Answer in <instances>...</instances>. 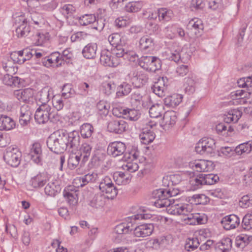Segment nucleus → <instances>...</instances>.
I'll return each mask as SVG.
<instances>
[{
    "label": "nucleus",
    "mask_w": 252,
    "mask_h": 252,
    "mask_svg": "<svg viewBox=\"0 0 252 252\" xmlns=\"http://www.w3.org/2000/svg\"><path fill=\"white\" fill-rule=\"evenodd\" d=\"M80 142V136L77 131L70 133L61 129L55 131L47 138L46 143L52 152L60 154L63 153L67 148H77Z\"/></svg>",
    "instance_id": "f257e3e1"
},
{
    "label": "nucleus",
    "mask_w": 252,
    "mask_h": 252,
    "mask_svg": "<svg viewBox=\"0 0 252 252\" xmlns=\"http://www.w3.org/2000/svg\"><path fill=\"white\" fill-rule=\"evenodd\" d=\"M38 105L39 106L34 114V119L38 124H45L49 120L54 122L59 119V116L49 105Z\"/></svg>",
    "instance_id": "f03ea898"
},
{
    "label": "nucleus",
    "mask_w": 252,
    "mask_h": 252,
    "mask_svg": "<svg viewBox=\"0 0 252 252\" xmlns=\"http://www.w3.org/2000/svg\"><path fill=\"white\" fill-rule=\"evenodd\" d=\"M151 217V214L146 213L145 211H143L142 213H138L128 217L126 222H124L117 225L115 228V231L118 234H126L133 229L134 227L133 220H148L150 219Z\"/></svg>",
    "instance_id": "7ed1b4c3"
},
{
    "label": "nucleus",
    "mask_w": 252,
    "mask_h": 252,
    "mask_svg": "<svg viewBox=\"0 0 252 252\" xmlns=\"http://www.w3.org/2000/svg\"><path fill=\"white\" fill-rule=\"evenodd\" d=\"M99 184L100 190L107 195L108 198L113 199L117 195L118 189L108 176L100 179Z\"/></svg>",
    "instance_id": "20e7f679"
},
{
    "label": "nucleus",
    "mask_w": 252,
    "mask_h": 252,
    "mask_svg": "<svg viewBox=\"0 0 252 252\" xmlns=\"http://www.w3.org/2000/svg\"><path fill=\"white\" fill-rule=\"evenodd\" d=\"M216 148L215 140L210 137H203L196 144L195 151L201 155L212 153Z\"/></svg>",
    "instance_id": "39448f33"
},
{
    "label": "nucleus",
    "mask_w": 252,
    "mask_h": 252,
    "mask_svg": "<svg viewBox=\"0 0 252 252\" xmlns=\"http://www.w3.org/2000/svg\"><path fill=\"white\" fill-rule=\"evenodd\" d=\"M174 199L170 205L166 208L167 213L174 215L189 216L191 210V207L188 204L178 203Z\"/></svg>",
    "instance_id": "423d86ee"
},
{
    "label": "nucleus",
    "mask_w": 252,
    "mask_h": 252,
    "mask_svg": "<svg viewBox=\"0 0 252 252\" xmlns=\"http://www.w3.org/2000/svg\"><path fill=\"white\" fill-rule=\"evenodd\" d=\"M21 153L17 148H8L4 154L3 159L12 167H17L20 163Z\"/></svg>",
    "instance_id": "0eeeda50"
},
{
    "label": "nucleus",
    "mask_w": 252,
    "mask_h": 252,
    "mask_svg": "<svg viewBox=\"0 0 252 252\" xmlns=\"http://www.w3.org/2000/svg\"><path fill=\"white\" fill-rule=\"evenodd\" d=\"M189 166L196 172H210L214 169V164L212 161L200 159L190 162Z\"/></svg>",
    "instance_id": "6e6552de"
},
{
    "label": "nucleus",
    "mask_w": 252,
    "mask_h": 252,
    "mask_svg": "<svg viewBox=\"0 0 252 252\" xmlns=\"http://www.w3.org/2000/svg\"><path fill=\"white\" fill-rule=\"evenodd\" d=\"M128 128L127 123L123 119H116L110 121L107 125L108 130L111 132L121 134Z\"/></svg>",
    "instance_id": "1a4fd4ad"
},
{
    "label": "nucleus",
    "mask_w": 252,
    "mask_h": 252,
    "mask_svg": "<svg viewBox=\"0 0 252 252\" xmlns=\"http://www.w3.org/2000/svg\"><path fill=\"white\" fill-rule=\"evenodd\" d=\"M152 223H144L133 227V234L135 237L144 238L150 236L154 231Z\"/></svg>",
    "instance_id": "9d476101"
},
{
    "label": "nucleus",
    "mask_w": 252,
    "mask_h": 252,
    "mask_svg": "<svg viewBox=\"0 0 252 252\" xmlns=\"http://www.w3.org/2000/svg\"><path fill=\"white\" fill-rule=\"evenodd\" d=\"M126 150L125 144L121 141H115L110 143L107 147V154L116 158L125 155Z\"/></svg>",
    "instance_id": "9b49d317"
},
{
    "label": "nucleus",
    "mask_w": 252,
    "mask_h": 252,
    "mask_svg": "<svg viewBox=\"0 0 252 252\" xmlns=\"http://www.w3.org/2000/svg\"><path fill=\"white\" fill-rule=\"evenodd\" d=\"M60 12L64 16L67 22L70 25H73L77 20L78 16L75 15L76 8L72 4H66L60 8Z\"/></svg>",
    "instance_id": "f8f14e48"
},
{
    "label": "nucleus",
    "mask_w": 252,
    "mask_h": 252,
    "mask_svg": "<svg viewBox=\"0 0 252 252\" xmlns=\"http://www.w3.org/2000/svg\"><path fill=\"white\" fill-rule=\"evenodd\" d=\"M177 120L176 113L174 111H167L164 113L160 126L164 130L172 127Z\"/></svg>",
    "instance_id": "ddd939ff"
},
{
    "label": "nucleus",
    "mask_w": 252,
    "mask_h": 252,
    "mask_svg": "<svg viewBox=\"0 0 252 252\" xmlns=\"http://www.w3.org/2000/svg\"><path fill=\"white\" fill-rule=\"evenodd\" d=\"M15 22L22 23L16 28V33L18 37L27 36L30 32V28L27 25L26 19L24 16L20 15L16 18Z\"/></svg>",
    "instance_id": "4468645a"
},
{
    "label": "nucleus",
    "mask_w": 252,
    "mask_h": 252,
    "mask_svg": "<svg viewBox=\"0 0 252 252\" xmlns=\"http://www.w3.org/2000/svg\"><path fill=\"white\" fill-rule=\"evenodd\" d=\"M240 222V219L234 214L226 216L223 217L221 220V223L226 230H230L236 228L239 225Z\"/></svg>",
    "instance_id": "2eb2a0df"
},
{
    "label": "nucleus",
    "mask_w": 252,
    "mask_h": 252,
    "mask_svg": "<svg viewBox=\"0 0 252 252\" xmlns=\"http://www.w3.org/2000/svg\"><path fill=\"white\" fill-rule=\"evenodd\" d=\"M100 62L103 65L110 67L116 66L119 63L117 58L112 56V53L106 50L101 52Z\"/></svg>",
    "instance_id": "dca6fc26"
},
{
    "label": "nucleus",
    "mask_w": 252,
    "mask_h": 252,
    "mask_svg": "<svg viewBox=\"0 0 252 252\" xmlns=\"http://www.w3.org/2000/svg\"><path fill=\"white\" fill-rule=\"evenodd\" d=\"M164 190L162 189H159L156 190V194L155 198L157 199L155 202V205L158 208H162L166 207L168 208L172 202L171 199H169L168 196H167Z\"/></svg>",
    "instance_id": "f3484780"
},
{
    "label": "nucleus",
    "mask_w": 252,
    "mask_h": 252,
    "mask_svg": "<svg viewBox=\"0 0 252 252\" xmlns=\"http://www.w3.org/2000/svg\"><path fill=\"white\" fill-rule=\"evenodd\" d=\"M148 74L142 71L134 72L131 78L132 84L136 88L142 87L148 82Z\"/></svg>",
    "instance_id": "a211bd4d"
},
{
    "label": "nucleus",
    "mask_w": 252,
    "mask_h": 252,
    "mask_svg": "<svg viewBox=\"0 0 252 252\" xmlns=\"http://www.w3.org/2000/svg\"><path fill=\"white\" fill-rule=\"evenodd\" d=\"M32 112L27 104L22 105L20 108L19 122L22 126H27L31 119Z\"/></svg>",
    "instance_id": "6ab92c4d"
},
{
    "label": "nucleus",
    "mask_w": 252,
    "mask_h": 252,
    "mask_svg": "<svg viewBox=\"0 0 252 252\" xmlns=\"http://www.w3.org/2000/svg\"><path fill=\"white\" fill-rule=\"evenodd\" d=\"M51 92V89L48 86L44 87L39 91L36 96L38 104L48 105L47 103L50 100Z\"/></svg>",
    "instance_id": "aec40b11"
},
{
    "label": "nucleus",
    "mask_w": 252,
    "mask_h": 252,
    "mask_svg": "<svg viewBox=\"0 0 252 252\" xmlns=\"http://www.w3.org/2000/svg\"><path fill=\"white\" fill-rule=\"evenodd\" d=\"M42 154L41 146L38 142H35L32 145L30 150L29 156L31 159L36 163H39L41 161V155Z\"/></svg>",
    "instance_id": "412c9836"
},
{
    "label": "nucleus",
    "mask_w": 252,
    "mask_h": 252,
    "mask_svg": "<svg viewBox=\"0 0 252 252\" xmlns=\"http://www.w3.org/2000/svg\"><path fill=\"white\" fill-rule=\"evenodd\" d=\"M189 29L193 30L197 36H200L204 29V25L201 19L194 18L189 21L188 25Z\"/></svg>",
    "instance_id": "4be33fe9"
},
{
    "label": "nucleus",
    "mask_w": 252,
    "mask_h": 252,
    "mask_svg": "<svg viewBox=\"0 0 252 252\" xmlns=\"http://www.w3.org/2000/svg\"><path fill=\"white\" fill-rule=\"evenodd\" d=\"M92 146L88 143H84L79 149V156L82 158L81 164H84L88 161L92 153Z\"/></svg>",
    "instance_id": "5701e85b"
},
{
    "label": "nucleus",
    "mask_w": 252,
    "mask_h": 252,
    "mask_svg": "<svg viewBox=\"0 0 252 252\" xmlns=\"http://www.w3.org/2000/svg\"><path fill=\"white\" fill-rule=\"evenodd\" d=\"M242 114L241 110L236 109L230 110L227 114L224 115L223 120L225 123L229 124L231 122L236 123Z\"/></svg>",
    "instance_id": "b1692460"
},
{
    "label": "nucleus",
    "mask_w": 252,
    "mask_h": 252,
    "mask_svg": "<svg viewBox=\"0 0 252 252\" xmlns=\"http://www.w3.org/2000/svg\"><path fill=\"white\" fill-rule=\"evenodd\" d=\"M78 180L80 182L82 181V184L80 185V186L83 187L89 183H99L100 180V175L96 172H90L80 177Z\"/></svg>",
    "instance_id": "393cba45"
},
{
    "label": "nucleus",
    "mask_w": 252,
    "mask_h": 252,
    "mask_svg": "<svg viewBox=\"0 0 252 252\" xmlns=\"http://www.w3.org/2000/svg\"><path fill=\"white\" fill-rule=\"evenodd\" d=\"M155 45L153 38L149 35L143 36L139 40V47L141 51L146 50L152 48Z\"/></svg>",
    "instance_id": "a878e982"
},
{
    "label": "nucleus",
    "mask_w": 252,
    "mask_h": 252,
    "mask_svg": "<svg viewBox=\"0 0 252 252\" xmlns=\"http://www.w3.org/2000/svg\"><path fill=\"white\" fill-rule=\"evenodd\" d=\"M60 187L58 182L56 180L49 181L45 188L44 191L46 195L51 196H55L60 190Z\"/></svg>",
    "instance_id": "bb28decb"
},
{
    "label": "nucleus",
    "mask_w": 252,
    "mask_h": 252,
    "mask_svg": "<svg viewBox=\"0 0 252 252\" xmlns=\"http://www.w3.org/2000/svg\"><path fill=\"white\" fill-rule=\"evenodd\" d=\"M107 199H110V198H108L107 195L106 194L100 193H97L94 196L90 202V204L92 207L96 208L102 207L105 205Z\"/></svg>",
    "instance_id": "cd10ccee"
},
{
    "label": "nucleus",
    "mask_w": 252,
    "mask_h": 252,
    "mask_svg": "<svg viewBox=\"0 0 252 252\" xmlns=\"http://www.w3.org/2000/svg\"><path fill=\"white\" fill-rule=\"evenodd\" d=\"M182 96L181 94H174L166 97L164 99V103L167 106L175 107L182 102Z\"/></svg>",
    "instance_id": "c85d7f7f"
},
{
    "label": "nucleus",
    "mask_w": 252,
    "mask_h": 252,
    "mask_svg": "<svg viewBox=\"0 0 252 252\" xmlns=\"http://www.w3.org/2000/svg\"><path fill=\"white\" fill-rule=\"evenodd\" d=\"M15 96L20 101L25 102L29 100L32 96V90L28 88L24 90H16L14 92Z\"/></svg>",
    "instance_id": "c756f323"
},
{
    "label": "nucleus",
    "mask_w": 252,
    "mask_h": 252,
    "mask_svg": "<svg viewBox=\"0 0 252 252\" xmlns=\"http://www.w3.org/2000/svg\"><path fill=\"white\" fill-rule=\"evenodd\" d=\"M15 126L13 120L7 116L0 115V130H9Z\"/></svg>",
    "instance_id": "7c9ffc66"
},
{
    "label": "nucleus",
    "mask_w": 252,
    "mask_h": 252,
    "mask_svg": "<svg viewBox=\"0 0 252 252\" xmlns=\"http://www.w3.org/2000/svg\"><path fill=\"white\" fill-rule=\"evenodd\" d=\"M97 51L96 44H88L83 49L82 54L86 59H93L95 57Z\"/></svg>",
    "instance_id": "2f4dec72"
},
{
    "label": "nucleus",
    "mask_w": 252,
    "mask_h": 252,
    "mask_svg": "<svg viewBox=\"0 0 252 252\" xmlns=\"http://www.w3.org/2000/svg\"><path fill=\"white\" fill-rule=\"evenodd\" d=\"M108 40L109 43L115 48L120 45H125V38L118 33H113L109 36Z\"/></svg>",
    "instance_id": "473e14b6"
},
{
    "label": "nucleus",
    "mask_w": 252,
    "mask_h": 252,
    "mask_svg": "<svg viewBox=\"0 0 252 252\" xmlns=\"http://www.w3.org/2000/svg\"><path fill=\"white\" fill-rule=\"evenodd\" d=\"M164 112V107L162 104L152 105L149 109V114L151 117L158 118L161 116Z\"/></svg>",
    "instance_id": "72a5a7b5"
},
{
    "label": "nucleus",
    "mask_w": 252,
    "mask_h": 252,
    "mask_svg": "<svg viewBox=\"0 0 252 252\" xmlns=\"http://www.w3.org/2000/svg\"><path fill=\"white\" fill-rule=\"evenodd\" d=\"M139 137L141 143L147 145L153 141L155 138V134L152 131L145 130L140 134Z\"/></svg>",
    "instance_id": "f704fd0d"
},
{
    "label": "nucleus",
    "mask_w": 252,
    "mask_h": 252,
    "mask_svg": "<svg viewBox=\"0 0 252 252\" xmlns=\"http://www.w3.org/2000/svg\"><path fill=\"white\" fill-rule=\"evenodd\" d=\"M46 177L44 175L39 174L33 177L31 180L32 187L35 188L42 187L46 183Z\"/></svg>",
    "instance_id": "c9c22d12"
},
{
    "label": "nucleus",
    "mask_w": 252,
    "mask_h": 252,
    "mask_svg": "<svg viewBox=\"0 0 252 252\" xmlns=\"http://www.w3.org/2000/svg\"><path fill=\"white\" fill-rule=\"evenodd\" d=\"M252 150V141H248L240 144L236 147V154L241 155L243 154H248Z\"/></svg>",
    "instance_id": "e433bc0d"
},
{
    "label": "nucleus",
    "mask_w": 252,
    "mask_h": 252,
    "mask_svg": "<svg viewBox=\"0 0 252 252\" xmlns=\"http://www.w3.org/2000/svg\"><path fill=\"white\" fill-rule=\"evenodd\" d=\"M173 13L170 10L161 8L158 10V19L160 21H169L173 17Z\"/></svg>",
    "instance_id": "4c0bfd02"
},
{
    "label": "nucleus",
    "mask_w": 252,
    "mask_h": 252,
    "mask_svg": "<svg viewBox=\"0 0 252 252\" xmlns=\"http://www.w3.org/2000/svg\"><path fill=\"white\" fill-rule=\"evenodd\" d=\"M77 20L82 26H87L93 24L96 21V17L93 14H85L77 17Z\"/></svg>",
    "instance_id": "58836bf2"
},
{
    "label": "nucleus",
    "mask_w": 252,
    "mask_h": 252,
    "mask_svg": "<svg viewBox=\"0 0 252 252\" xmlns=\"http://www.w3.org/2000/svg\"><path fill=\"white\" fill-rule=\"evenodd\" d=\"M218 247L222 252H229L232 247V241L229 238L222 239L218 243Z\"/></svg>",
    "instance_id": "ea45409f"
},
{
    "label": "nucleus",
    "mask_w": 252,
    "mask_h": 252,
    "mask_svg": "<svg viewBox=\"0 0 252 252\" xmlns=\"http://www.w3.org/2000/svg\"><path fill=\"white\" fill-rule=\"evenodd\" d=\"M123 113L125 116V118H126L130 121H136L140 116L139 111L134 109H126L123 110Z\"/></svg>",
    "instance_id": "a19ab883"
},
{
    "label": "nucleus",
    "mask_w": 252,
    "mask_h": 252,
    "mask_svg": "<svg viewBox=\"0 0 252 252\" xmlns=\"http://www.w3.org/2000/svg\"><path fill=\"white\" fill-rule=\"evenodd\" d=\"M143 7L142 1H132L128 2L125 6L126 10L128 12H136Z\"/></svg>",
    "instance_id": "79ce46f5"
},
{
    "label": "nucleus",
    "mask_w": 252,
    "mask_h": 252,
    "mask_svg": "<svg viewBox=\"0 0 252 252\" xmlns=\"http://www.w3.org/2000/svg\"><path fill=\"white\" fill-rule=\"evenodd\" d=\"M94 131V127L90 124H84L80 127V133L81 136L85 138L91 136Z\"/></svg>",
    "instance_id": "37998d69"
},
{
    "label": "nucleus",
    "mask_w": 252,
    "mask_h": 252,
    "mask_svg": "<svg viewBox=\"0 0 252 252\" xmlns=\"http://www.w3.org/2000/svg\"><path fill=\"white\" fill-rule=\"evenodd\" d=\"M199 245V242L197 238H189L186 241L185 248L188 251H192L197 249Z\"/></svg>",
    "instance_id": "c03bdc74"
},
{
    "label": "nucleus",
    "mask_w": 252,
    "mask_h": 252,
    "mask_svg": "<svg viewBox=\"0 0 252 252\" xmlns=\"http://www.w3.org/2000/svg\"><path fill=\"white\" fill-rule=\"evenodd\" d=\"M242 228L246 230L252 229V211L247 213L243 217L242 222Z\"/></svg>",
    "instance_id": "a18cd8bd"
},
{
    "label": "nucleus",
    "mask_w": 252,
    "mask_h": 252,
    "mask_svg": "<svg viewBox=\"0 0 252 252\" xmlns=\"http://www.w3.org/2000/svg\"><path fill=\"white\" fill-rule=\"evenodd\" d=\"M81 159L80 156L75 154H71L68 159V166L70 169H75L79 164Z\"/></svg>",
    "instance_id": "49530a36"
},
{
    "label": "nucleus",
    "mask_w": 252,
    "mask_h": 252,
    "mask_svg": "<svg viewBox=\"0 0 252 252\" xmlns=\"http://www.w3.org/2000/svg\"><path fill=\"white\" fill-rule=\"evenodd\" d=\"M184 86L186 93L192 94L195 90V82L192 78H185Z\"/></svg>",
    "instance_id": "de8ad7c7"
},
{
    "label": "nucleus",
    "mask_w": 252,
    "mask_h": 252,
    "mask_svg": "<svg viewBox=\"0 0 252 252\" xmlns=\"http://www.w3.org/2000/svg\"><path fill=\"white\" fill-rule=\"evenodd\" d=\"M117 94L118 96L126 95L131 90V85L126 82H123L118 87Z\"/></svg>",
    "instance_id": "09e8293b"
},
{
    "label": "nucleus",
    "mask_w": 252,
    "mask_h": 252,
    "mask_svg": "<svg viewBox=\"0 0 252 252\" xmlns=\"http://www.w3.org/2000/svg\"><path fill=\"white\" fill-rule=\"evenodd\" d=\"M239 206L243 208H248L252 206V194L243 196L239 202Z\"/></svg>",
    "instance_id": "8fccbe9b"
},
{
    "label": "nucleus",
    "mask_w": 252,
    "mask_h": 252,
    "mask_svg": "<svg viewBox=\"0 0 252 252\" xmlns=\"http://www.w3.org/2000/svg\"><path fill=\"white\" fill-rule=\"evenodd\" d=\"M67 101V100L65 98L61 96H54L53 98V105L58 111H59L63 108Z\"/></svg>",
    "instance_id": "3c124183"
},
{
    "label": "nucleus",
    "mask_w": 252,
    "mask_h": 252,
    "mask_svg": "<svg viewBox=\"0 0 252 252\" xmlns=\"http://www.w3.org/2000/svg\"><path fill=\"white\" fill-rule=\"evenodd\" d=\"M155 57L142 56L139 61V65L144 69L147 70L152 60H155Z\"/></svg>",
    "instance_id": "603ef678"
},
{
    "label": "nucleus",
    "mask_w": 252,
    "mask_h": 252,
    "mask_svg": "<svg viewBox=\"0 0 252 252\" xmlns=\"http://www.w3.org/2000/svg\"><path fill=\"white\" fill-rule=\"evenodd\" d=\"M191 199L195 204H205L209 201V198L203 194H194L191 197Z\"/></svg>",
    "instance_id": "864d4df0"
},
{
    "label": "nucleus",
    "mask_w": 252,
    "mask_h": 252,
    "mask_svg": "<svg viewBox=\"0 0 252 252\" xmlns=\"http://www.w3.org/2000/svg\"><path fill=\"white\" fill-rule=\"evenodd\" d=\"M64 196L70 205L74 206L77 203V194L75 192H65Z\"/></svg>",
    "instance_id": "5fc2aeb1"
},
{
    "label": "nucleus",
    "mask_w": 252,
    "mask_h": 252,
    "mask_svg": "<svg viewBox=\"0 0 252 252\" xmlns=\"http://www.w3.org/2000/svg\"><path fill=\"white\" fill-rule=\"evenodd\" d=\"M160 67V61L158 58L155 57V60H152L147 71L155 72L159 69Z\"/></svg>",
    "instance_id": "6e6d98bb"
},
{
    "label": "nucleus",
    "mask_w": 252,
    "mask_h": 252,
    "mask_svg": "<svg viewBox=\"0 0 252 252\" xmlns=\"http://www.w3.org/2000/svg\"><path fill=\"white\" fill-rule=\"evenodd\" d=\"M74 94V90L72 89L71 85L66 84L63 86L62 89V96L65 98H68L72 96Z\"/></svg>",
    "instance_id": "4d7b16f0"
},
{
    "label": "nucleus",
    "mask_w": 252,
    "mask_h": 252,
    "mask_svg": "<svg viewBox=\"0 0 252 252\" xmlns=\"http://www.w3.org/2000/svg\"><path fill=\"white\" fill-rule=\"evenodd\" d=\"M18 80V77H13L9 74L4 75L2 79L3 83L7 86L16 85V83Z\"/></svg>",
    "instance_id": "13d9d810"
},
{
    "label": "nucleus",
    "mask_w": 252,
    "mask_h": 252,
    "mask_svg": "<svg viewBox=\"0 0 252 252\" xmlns=\"http://www.w3.org/2000/svg\"><path fill=\"white\" fill-rule=\"evenodd\" d=\"M204 176L205 183L206 185H213L217 183L219 180V176L216 174H204Z\"/></svg>",
    "instance_id": "bf43d9fd"
},
{
    "label": "nucleus",
    "mask_w": 252,
    "mask_h": 252,
    "mask_svg": "<svg viewBox=\"0 0 252 252\" xmlns=\"http://www.w3.org/2000/svg\"><path fill=\"white\" fill-rule=\"evenodd\" d=\"M220 154L223 156L230 157L236 154V148L234 149L230 147H221L220 150Z\"/></svg>",
    "instance_id": "052dcab7"
},
{
    "label": "nucleus",
    "mask_w": 252,
    "mask_h": 252,
    "mask_svg": "<svg viewBox=\"0 0 252 252\" xmlns=\"http://www.w3.org/2000/svg\"><path fill=\"white\" fill-rule=\"evenodd\" d=\"M122 167L124 170L132 173L137 171L139 166L136 162H127L126 164L123 165Z\"/></svg>",
    "instance_id": "680f3d73"
},
{
    "label": "nucleus",
    "mask_w": 252,
    "mask_h": 252,
    "mask_svg": "<svg viewBox=\"0 0 252 252\" xmlns=\"http://www.w3.org/2000/svg\"><path fill=\"white\" fill-rule=\"evenodd\" d=\"M169 181L168 186H175L179 184L181 181V177L179 175L173 174L167 177Z\"/></svg>",
    "instance_id": "e2e57ef3"
},
{
    "label": "nucleus",
    "mask_w": 252,
    "mask_h": 252,
    "mask_svg": "<svg viewBox=\"0 0 252 252\" xmlns=\"http://www.w3.org/2000/svg\"><path fill=\"white\" fill-rule=\"evenodd\" d=\"M205 176L203 174H200L197 175L192 181V185L196 186L197 188L201 187L202 185H205Z\"/></svg>",
    "instance_id": "0e129e2a"
},
{
    "label": "nucleus",
    "mask_w": 252,
    "mask_h": 252,
    "mask_svg": "<svg viewBox=\"0 0 252 252\" xmlns=\"http://www.w3.org/2000/svg\"><path fill=\"white\" fill-rule=\"evenodd\" d=\"M50 57L56 63V66L57 67L64 63V59L63 58V57H61V54L59 52L52 53Z\"/></svg>",
    "instance_id": "69168bd1"
},
{
    "label": "nucleus",
    "mask_w": 252,
    "mask_h": 252,
    "mask_svg": "<svg viewBox=\"0 0 252 252\" xmlns=\"http://www.w3.org/2000/svg\"><path fill=\"white\" fill-rule=\"evenodd\" d=\"M96 107L101 114L106 115L108 113L109 106L105 102L99 101L97 104Z\"/></svg>",
    "instance_id": "338daca9"
},
{
    "label": "nucleus",
    "mask_w": 252,
    "mask_h": 252,
    "mask_svg": "<svg viewBox=\"0 0 252 252\" xmlns=\"http://www.w3.org/2000/svg\"><path fill=\"white\" fill-rule=\"evenodd\" d=\"M140 152L137 148H133L130 152L127 153L125 152L124 157L126 158L131 159L132 160L137 159L139 156Z\"/></svg>",
    "instance_id": "774afa93"
}]
</instances>
